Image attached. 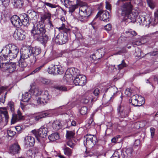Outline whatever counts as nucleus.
Wrapping results in <instances>:
<instances>
[{
    "label": "nucleus",
    "instance_id": "nucleus-1",
    "mask_svg": "<svg viewBox=\"0 0 158 158\" xmlns=\"http://www.w3.org/2000/svg\"><path fill=\"white\" fill-rule=\"evenodd\" d=\"M133 9V6L131 2L124 3L121 6V15L123 17V20L125 22L134 23L135 21V18L138 14L132 11Z\"/></svg>",
    "mask_w": 158,
    "mask_h": 158
},
{
    "label": "nucleus",
    "instance_id": "nucleus-2",
    "mask_svg": "<svg viewBox=\"0 0 158 158\" xmlns=\"http://www.w3.org/2000/svg\"><path fill=\"white\" fill-rule=\"evenodd\" d=\"M18 47L15 45L9 44L6 45L2 50V53H0V60H12L15 59L17 56L19 52Z\"/></svg>",
    "mask_w": 158,
    "mask_h": 158
},
{
    "label": "nucleus",
    "instance_id": "nucleus-3",
    "mask_svg": "<svg viewBox=\"0 0 158 158\" xmlns=\"http://www.w3.org/2000/svg\"><path fill=\"white\" fill-rule=\"evenodd\" d=\"M78 4L81 6L79 12L80 15L79 19L82 22H86L88 18L93 13L92 8L90 6L85 5L84 2L82 1H80Z\"/></svg>",
    "mask_w": 158,
    "mask_h": 158
},
{
    "label": "nucleus",
    "instance_id": "nucleus-4",
    "mask_svg": "<svg viewBox=\"0 0 158 158\" xmlns=\"http://www.w3.org/2000/svg\"><path fill=\"white\" fill-rule=\"evenodd\" d=\"M20 58L24 59L29 58V64L30 65H33L36 61L35 56L32 55L31 48L23 47L20 50Z\"/></svg>",
    "mask_w": 158,
    "mask_h": 158
},
{
    "label": "nucleus",
    "instance_id": "nucleus-5",
    "mask_svg": "<svg viewBox=\"0 0 158 158\" xmlns=\"http://www.w3.org/2000/svg\"><path fill=\"white\" fill-rule=\"evenodd\" d=\"M80 73V71L77 68H71L68 69L64 77V80L66 83L70 82L73 80V77Z\"/></svg>",
    "mask_w": 158,
    "mask_h": 158
},
{
    "label": "nucleus",
    "instance_id": "nucleus-6",
    "mask_svg": "<svg viewBox=\"0 0 158 158\" xmlns=\"http://www.w3.org/2000/svg\"><path fill=\"white\" fill-rule=\"evenodd\" d=\"M96 138L94 135L87 134L84 137V144L86 147L92 148L96 143Z\"/></svg>",
    "mask_w": 158,
    "mask_h": 158
},
{
    "label": "nucleus",
    "instance_id": "nucleus-7",
    "mask_svg": "<svg viewBox=\"0 0 158 158\" xmlns=\"http://www.w3.org/2000/svg\"><path fill=\"white\" fill-rule=\"evenodd\" d=\"M129 102L135 106H140L144 103V98L141 96L135 95L131 97Z\"/></svg>",
    "mask_w": 158,
    "mask_h": 158
},
{
    "label": "nucleus",
    "instance_id": "nucleus-8",
    "mask_svg": "<svg viewBox=\"0 0 158 158\" xmlns=\"http://www.w3.org/2000/svg\"><path fill=\"white\" fill-rule=\"evenodd\" d=\"M68 30H64L63 32H60L56 36L55 41L59 45H62L66 43L68 40L67 32Z\"/></svg>",
    "mask_w": 158,
    "mask_h": 158
},
{
    "label": "nucleus",
    "instance_id": "nucleus-9",
    "mask_svg": "<svg viewBox=\"0 0 158 158\" xmlns=\"http://www.w3.org/2000/svg\"><path fill=\"white\" fill-rule=\"evenodd\" d=\"M15 63H2L0 64V69L2 71L7 70L9 73H11L16 69Z\"/></svg>",
    "mask_w": 158,
    "mask_h": 158
},
{
    "label": "nucleus",
    "instance_id": "nucleus-10",
    "mask_svg": "<svg viewBox=\"0 0 158 158\" xmlns=\"http://www.w3.org/2000/svg\"><path fill=\"white\" fill-rule=\"evenodd\" d=\"M31 132L37 139L39 140V137L44 138L46 137L48 132V129L46 127H42L39 129L38 131L32 130Z\"/></svg>",
    "mask_w": 158,
    "mask_h": 158
},
{
    "label": "nucleus",
    "instance_id": "nucleus-11",
    "mask_svg": "<svg viewBox=\"0 0 158 158\" xmlns=\"http://www.w3.org/2000/svg\"><path fill=\"white\" fill-rule=\"evenodd\" d=\"M75 76L76 77L73 80V82L76 85L83 86L86 84V77L85 75H80L79 73Z\"/></svg>",
    "mask_w": 158,
    "mask_h": 158
},
{
    "label": "nucleus",
    "instance_id": "nucleus-12",
    "mask_svg": "<svg viewBox=\"0 0 158 158\" xmlns=\"http://www.w3.org/2000/svg\"><path fill=\"white\" fill-rule=\"evenodd\" d=\"M100 17V20L104 21H109V12L106 10H100L96 16V18Z\"/></svg>",
    "mask_w": 158,
    "mask_h": 158
},
{
    "label": "nucleus",
    "instance_id": "nucleus-13",
    "mask_svg": "<svg viewBox=\"0 0 158 158\" xmlns=\"http://www.w3.org/2000/svg\"><path fill=\"white\" fill-rule=\"evenodd\" d=\"M26 32L24 30H15L13 37L16 40H23L26 37Z\"/></svg>",
    "mask_w": 158,
    "mask_h": 158
},
{
    "label": "nucleus",
    "instance_id": "nucleus-14",
    "mask_svg": "<svg viewBox=\"0 0 158 158\" xmlns=\"http://www.w3.org/2000/svg\"><path fill=\"white\" fill-rule=\"evenodd\" d=\"M23 142L24 145L26 147H32L34 144L35 139L31 136H27L24 137Z\"/></svg>",
    "mask_w": 158,
    "mask_h": 158
},
{
    "label": "nucleus",
    "instance_id": "nucleus-15",
    "mask_svg": "<svg viewBox=\"0 0 158 158\" xmlns=\"http://www.w3.org/2000/svg\"><path fill=\"white\" fill-rule=\"evenodd\" d=\"M108 91L109 92L111 96L110 99V101L112 102L114 97H115L118 91V89L115 86L110 87L106 89L105 92Z\"/></svg>",
    "mask_w": 158,
    "mask_h": 158
},
{
    "label": "nucleus",
    "instance_id": "nucleus-16",
    "mask_svg": "<svg viewBox=\"0 0 158 158\" xmlns=\"http://www.w3.org/2000/svg\"><path fill=\"white\" fill-rule=\"evenodd\" d=\"M10 20L12 24L17 28L22 26L20 24L21 20L20 16L19 17L16 15H14L11 18Z\"/></svg>",
    "mask_w": 158,
    "mask_h": 158
},
{
    "label": "nucleus",
    "instance_id": "nucleus-17",
    "mask_svg": "<svg viewBox=\"0 0 158 158\" xmlns=\"http://www.w3.org/2000/svg\"><path fill=\"white\" fill-rule=\"evenodd\" d=\"M20 18L21 20L22 25H23L26 26H27L29 24V19L28 16L25 13H23L20 15Z\"/></svg>",
    "mask_w": 158,
    "mask_h": 158
},
{
    "label": "nucleus",
    "instance_id": "nucleus-18",
    "mask_svg": "<svg viewBox=\"0 0 158 158\" xmlns=\"http://www.w3.org/2000/svg\"><path fill=\"white\" fill-rule=\"evenodd\" d=\"M24 117L22 115V114L19 110H18L16 115H13L11 121V124H14L16 122L24 119Z\"/></svg>",
    "mask_w": 158,
    "mask_h": 158
},
{
    "label": "nucleus",
    "instance_id": "nucleus-19",
    "mask_svg": "<svg viewBox=\"0 0 158 158\" xmlns=\"http://www.w3.org/2000/svg\"><path fill=\"white\" fill-rule=\"evenodd\" d=\"M45 30H31V33L34 38L38 41H40V36L42 33L45 32Z\"/></svg>",
    "mask_w": 158,
    "mask_h": 158
},
{
    "label": "nucleus",
    "instance_id": "nucleus-20",
    "mask_svg": "<svg viewBox=\"0 0 158 158\" xmlns=\"http://www.w3.org/2000/svg\"><path fill=\"white\" fill-rule=\"evenodd\" d=\"M2 114H3L4 115L5 118V122L7 123L9 118V117L6 108L4 107L0 109V124L2 122Z\"/></svg>",
    "mask_w": 158,
    "mask_h": 158
},
{
    "label": "nucleus",
    "instance_id": "nucleus-21",
    "mask_svg": "<svg viewBox=\"0 0 158 158\" xmlns=\"http://www.w3.org/2000/svg\"><path fill=\"white\" fill-rule=\"evenodd\" d=\"M20 150V148L18 143L13 144L10 147V151L11 153L15 154L18 153Z\"/></svg>",
    "mask_w": 158,
    "mask_h": 158
},
{
    "label": "nucleus",
    "instance_id": "nucleus-22",
    "mask_svg": "<svg viewBox=\"0 0 158 158\" xmlns=\"http://www.w3.org/2000/svg\"><path fill=\"white\" fill-rule=\"evenodd\" d=\"M49 113L47 112H40L35 114L34 118L35 120L39 121L41 118L46 117L49 115Z\"/></svg>",
    "mask_w": 158,
    "mask_h": 158
},
{
    "label": "nucleus",
    "instance_id": "nucleus-23",
    "mask_svg": "<svg viewBox=\"0 0 158 158\" xmlns=\"http://www.w3.org/2000/svg\"><path fill=\"white\" fill-rule=\"evenodd\" d=\"M137 17L135 18L136 21L135 22H137V23H139L140 25H143L145 24L146 25L147 23H147L146 21L147 19L149 21V19L148 18H146L142 16H139L137 19H136Z\"/></svg>",
    "mask_w": 158,
    "mask_h": 158
},
{
    "label": "nucleus",
    "instance_id": "nucleus-24",
    "mask_svg": "<svg viewBox=\"0 0 158 158\" xmlns=\"http://www.w3.org/2000/svg\"><path fill=\"white\" fill-rule=\"evenodd\" d=\"M56 69V65L52 64L49 67L48 71L50 74L57 75L58 74V72H57Z\"/></svg>",
    "mask_w": 158,
    "mask_h": 158
},
{
    "label": "nucleus",
    "instance_id": "nucleus-25",
    "mask_svg": "<svg viewBox=\"0 0 158 158\" xmlns=\"http://www.w3.org/2000/svg\"><path fill=\"white\" fill-rule=\"evenodd\" d=\"M77 4L75 5H73V2L72 1L69 4V6L66 7L69 8V11L71 13L73 12L76 9L78 8V6H79V4H78L80 1L77 0Z\"/></svg>",
    "mask_w": 158,
    "mask_h": 158
},
{
    "label": "nucleus",
    "instance_id": "nucleus-26",
    "mask_svg": "<svg viewBox=\"0 0 158 158\" xmlns=\"http://www.w3.org/2000/svg\"><path fill=\"white\" fill-rule=\"evenodd\" d=\"M23 0H14L13 4L15 8H20L23 6Z\"/></svg>",
    "mask_w": 158,
    "mask_h": 158
},
{
    "label": "nucleus",
    "instance_id": "nucleus-27",
    "mask_svg": "<svg viewBox=\"0 0 158 158\" xmlns=\"http://www.w3.org/2000/svg\"><path fill=\"white\" fill-rule=\"evenodd\" d=\"M52 127L55 130L57 131L61 127V123L59 121H55L52 123Z\"/></svg>",
    "mask_w": 158,
    "mask_h": 158
},
{
    "label": "nucleus",
    "instance_id": "nucleus-28",
    "mask_svg": "<svg viewBox=\"0 0 158 158\" xmlns=\"http://www.w3.org/2000/svg\"><path fill=\"white\" fill-rule=\"evenodd\" d=\"M48 37L46 34H45V32L43 33L40 36V41L44 45L47 43L48 40Z\"/></svg>",
    "mask_w": 158,
    "mask_h": 158
},
{
    "label": "nucleus",
    "instance_id": "nucleus-29",
    "mask_svg": "<svg viewBox=\"0 0 158 158\" xmlns=\"http://www.w3.org/2000/svg\"><path fill=\"white\" fill-rule=\"evenodd\" d=\"M31 49L32 52V55L34 56L37 55L41 53V49L39 47H35L31 48Z\"/></svg>",
    "mask_w": 158,
    "mask_h": 158
},
{
    "label": "nucleus",
    "instance_id": "nucleus-30",
    "mask_svg": "<svg viewBox=\"0 0 158 158\" xmlns=\"http://www.w3.org/2000/svg\"><path fill=\"white\" fill-rule=\"evenodd\" d=\"M59 138V134L57 133H54L51 134L48 137V139L51 141H55Z\"/></svg>",
    "mask_w": 158,
    "mask_h": 158
},
{
    "label": "nucleus",
    "instance_id": "nucleus-31",
    "mask_svg": "<svg viewBox=\"0 0 158 158\" xmlns=\"http://www.w3.org/2000/svg\"><path fill=\"white\" fill-rule=\"evenodd\" d=\"M64 154L68 156H71L72 154V150L68 147L65 146L63 148Z\"/></svg>",
    "mask_w": 158,
    "mask_h": 158
},
{
    "label": "nucleus",
    "instance_id": "nucleus-32",
    "mask_svg": "<svg viewBox=\"0 0 158 158\" xmlns=\"http://www.w3.org/2000/svg\"><path fill=\"white\" fill-rule=\"evenodd\" d=\"M22 99L24 102H28L31 98V95L28 92H25L22 94Z\"/></svg>",
    "mask_w": 158,
    "mask_h": 158
},
{
    "label": "nucleus",
    "instance_id": "nucleus-33",
    "mask_svg": "<svg viewBox=\"0 0 158 158\" xmlns=\"http://www.w3.org/2000/svg\"><path fill=\"white\" fill-rule=\"evenodd\" d=\"M132 150L131 148L126 149L125 152H123L124 158H130L131 156Z\"/></svg>",
    "mask_w": 158,
    "mask_h": 158
},
{
    "label": "nucleus",
    "instance_id": "nucleus-34",
    "mask_svg": "<svg viewBox=\"0 0 158 158\" xmlns=\"http://www.w3.org/2000/svg\"><path fill=\"white\" fill-rule=\"evenodd\" d=\"M75 135L74 131H67L66 136L67 139H70L74 137Z\"/></svg>",
    "mask_w": 158,
    "mask_h": 158
},
{
    "label": "nucleus",
    "instance_id": "nucleus-35",
    "mask_svg": "<svg viewBox=\"0 0 158 158\" xmlns=\"http://www.w3.org/2000/svg\"><path fill=\"white\" fill-rule=\"evenodd\" d=\"M41 98L42 100H44V102H45V103H47L49 99V96L48 92L45 91L41 96Z\"/></svg>",
    "mask_w": 158,
    "mask_h": 158
},
{
    "label": "nucleus",
    "instance_id": "nucleus-36",
    "mask_svg": "<svg viewBox=\"0 0 158 158\" xmlns=\"http://www.w3.org/2000/svg\"><path fill=\"white\" fill-rule=\"evenodd\" d=\"M25 59L20 58L19 60V66L20 67L24 68L26 67L27 64L25 60Z\"/></svg>",
    "mask_w": 158,
    "mask_h": 158
},
{
    "label": "nucleus",
    "instance_id": "nucleus-37",
    "mask_svg": "<svg viewBox=\"0 0 158 158\" xmlns=\"http://www.w3.org/2000/svg\"><path fill=\"white\" fill-rule=\"evenodd\" d=\"M51 14L48 12H45L41 15V18L42 21H44L46 19H49L50 18Z\"/></svg>",
    "mask_w": 158,
    "mask_h": 158
},
{
    "label": "nucleus",
    "instance_id": "nucleus-38",
    "mask_svg": "<svg viewBox=\"0 0 158 158\" xmlns=\"http://www.w3.org/2000/svg\"><path fill=\"white\" fill-rule=\"evenodd\" d=\"M27 155L28 158H35V156L31 150L27 151Z\"/></svg>",
    "mask_w": 158,
    "mask_h": 158
},
{
    "label": "nucleus",
    "instance_id": "nucleus-39",
    "mask_svg": "<svg viewBox=\"0 0 158 158\" xmlns=\"http://www.w3.org/2000/svg\"><path fill=\"white\" fill-rule=\"evenodd\" d=\"M88 111V108L86 106H83L82 107L81 109L80 110V114L82 115H84Z\"/></svg>",
    "mask_w": 158,
    "mask_h": 158
},
{
    "label": "nucleus",
    "instance_id": "nucleus-40",
    "mask_svg": "<svg viewBox=\"0 0 158 158\" xmlns=\"http://www.w3.org/2000/svg\"><path fill=\"white\" fill-rule=\"evenodd\" d=\"M8 107L11 112H14L15 110V105L13 102L12 101L9 102L8 104Z\"/></svg>",
    "mask_w": 158,
    "mask_h": 158
},
{
    "label": "nucleus",
    "instance_id": "nucleus-41",
    "mask_svg": "<svg viewBox=\"0 0 158 158\" xmlns=\"http://www.w3.org/2000/svg\"><path fill=\"white\" fill-rule=\"evenodd\" d=\"M56 70L57 72H58V74H61L64 73L63 68L60 65H56Z\"/></svg>",
    "mask_w": 158,
    "mask_h": 158
},
{
    "label": "nucleus",
    "instance_id": "nucleus-42",
    "mask_svg": "<svg viewBox=\"0 0 158 158\" xmlns=\"http://www.w3.org/2000/svg\"><path fill=\"white\" fill-rule=\"evenodd\" d=\"M33 93L35 96H37L41 94V92L38 88H36L34 90Z\"/></svg>",
    "mask_w": 158,
    "mask_h": 158
},
{
    "label": "nucleus",
    "instance_id": "nucleus-43",
    "mask_svg": "<svg viewBox=\"0 0 158 158\" xmlns=\"http://www.w3.org/2000/svg\"><path fill=\"white\" fill-rule=\"evenodd\" d=\"M61 3L65 7L69 6V4L72 2L69 0H60Z\"/></svg>",
    "mask_w": 158,
    "mask_h": 158
},
{
    "label": "nucleus",
    "instance_id": "nucleus-44",
    "mask_svg": "<svg viewBox=\"0 0 158 158\" xmlns=\"http://www.w3.org/2000/svg\"><path fill=\"white\" fill-rule=\"evenodd\" d=\"M127 64L125 63L124 60H123L121 64L118 65V68L120 70L122 69L124 67H126Z\"/></svg>",
    "mask_w": 158,
    "mask_h": 158
},
{
    "label": "nucleus",
    "instance_id": "nucleus-45",
    "mask_svg": "<svg viewBox=\"0 0 158 158\" xmlns=\"http://www.w3.org/2000/svg\"><path fill=\"white\" fill-rule=\"evenodd\" d=\"M44 64H43L37 68L31 73V74H33L35 73H37L40 71V70L42 69L43 67L44 66Z\"/></svg>",
    "mask_w": 158,
    "mask_h": 158
},
{
    "label": "nucleus",
    "instance_id": "nucleus-46",
    "mask_svg": "<svg viewBox=\"0 0 158 158\" xmlns=\"http://www.w3.org/2000/svg\"><path fill=\"white\" fill-rule=\"evenodd\" d=\"M148 4L151 9H153L155 7V5L152 0H147Z\"/></svg>",
    "mask_w": 158,
    "mask_h": 158
},
{
    "label": "nucleus",
    "instance_id": "nucleus-47",
    "mask_svg": "<svg viewBox=\"0 0 158 158\" xmlns=\"http://www.w3.org/2000/svg\"><path fill=\"white\" fill-rule=\"evenodd\" d=\"M35 101L37 102L38 105H43L45 103V102H44V100H42L41 97V98H38Z\"/></svg>",
    "mask_w": 158,
    "mask_h": 158
},
{
    "label": "nucleus",
    "instance_id": "nucleus-48",
    "mask_svg": "<svg viewBox=\"0 0 158 158\" xmlns=\"http://www.w3.org/2000/svg\"><path fill=\"white\" fill-rule=\"evenodd\" d=\"M41 82L43 83L46 85H48L51 83L50 80L45 78L42 79Z\"/></svg>",
    "mask_w": 158,
    "mask_h": 158
},
{
    "label": "nucleus",
    "instance_id": "nucleus-49",
    "mask_svg": "<svg viewBox=\"0 0 158 158\" xmlns=\"http://www.w3.org/2000/svg\"><path fill=\"white\" fill-rule=\"evenodd\" d=\"M154 24H157L158 23V10L155 12Z\"/></svg>",
    "mask_w": 158,
    "mask_h": 158
},
{
    "label": "nucleus",
    "instance_id": "nucleus-50",
    "mask_svg": "<svg viewBox=\"0 0 158 158\" xmlns=\"http://www.w3.org/2000/svg\"><path fill=\"white\" fill-rule=\"evenodd\" d=\"M55 88L60 90H62L63 91H65L67 90L65 86H64L58 85L56 86L55 87Z\"/></svg>",
    "mask_w": 158,
    "mask_h": 158
},
{
    "label": "nucleus",
    "instance_id": "nucleus-51",
    "mask_svg": "<svg viewBox=\"0 0 158 158\" xmlns=\"http://www.w3.org/2000/svg\"><path fill=\"white\" fill-rule=\"evenodd\" d=\"M4 0H1L2 2V5L5 7H6L9 5L10 1H8V0H7L6 1H4Z\"/></svg>",
    "mask_w": 158,
    "mask_h": 158
},
{
    "label": "nucleus",
    "instance_id": "nucleus-52",
    "mask_svg": "<svg viewBox=\"0 0 158 158\" xmlns=\"http://www.w3.org/2000/svg\"><path fill=\"white\" fill-rule=\"evenodd\" d=\"M132 92V90L131 89L128 88L126 89L125 94L126 95L130 96L131 95Z\"/></svg>",
    "mask_w": 158,
    "mask_h": 158
},
{
    "label": "nucleus",
    "instance_id": "nucleus-53",
    "mask_svg": "<svg viewBox=\"0 0 158 158\" xmlns=\"http://www.w3.org/2000/svg\"><path fill=\"white\" fill-rule=\"evenodd\" d=\"M98 52L100 54L101 56H104L105 52V49L102 48L99 49L98 50Z\"/></svg>",
    "mask_w": 158,
    "mask_h": 158
},
{
    "label": "nucleus",
    "instance_id": "nucleus-54",
    "mask_svg": "<svg viewBox=\"0 0 158 158\" xmlns=\"http://www.w3.org/2000/svg\"><path fill=\"white\" fill-rule=\"evenodd\" d=\"M7 133L9 136L12 137L15 134V132L10 130H7Z\"/></svg>",
    "mask_w": 158,
    "mask_h": 158
},
{
    "label": "nucleus",
    "instance_id": "nucleus-55",
    "mask_svg": "<svg viewBox=\"0 0 158 158\" xmlns=\"http://www.w3.org/2000/svg\"><path fill=\"white\" fill-rule=\"evenodd\" d=\"M120 137L119 135H117L114 138L111 139V142L112 143H115L118 141V139Z\"/></svg>",
    "mask_w": 158,
    "mask_h": 158
},
{
    "label": "nucleus",
    "instance_id": "nucleus-56",
    "mask_svg": "<svg viewBox=\"0 0 158 158\" xmlns=\"http://www.w3.org/2000/svg\"><path fill=\"white\" fill-rule=\"evenodd\" d=\"M111 158H120V156L118 152H115L113 154Z\"/></svg>",
    "mask_w": 158,
    "mask_h": 158
},
{
    "label": "nucleus",
    "instance_id": "nucleus-57",
    "mask_svg": "<svg viewBox=\"0 0 158 158\" xmlns=\"http://www.w3.org/2000/svg\"><path fill=\"white\" fill-rule=\"evenodd\" d=\"M8 88L7 86H2L0 87V95L5 91H6Z\"/></svg>",
    "mask_w": 158,
    "mask_h": 158
},
{
    "label": "nucleus",
    "instance_id": "nucleus-58",
    "mask_svg": "<svg viewBox=\"0 0 158 158\" xmlns=\"http://www.w3.org/2000/svg\"><path fill=\"white\" fill-rule=\"evenodd\" d=\"M68 125H70L71 126H75L76 125L77 123L75 121L73 120L72 121H68Z\"/></svg>",
    "mask_w": 158,
    "mask_h": 158
},
{
    "label": "nucleus",
    "instance_id": "nucleus-59",
    "mask_svg": "<svg viewBox=\"0 0 158 158\" xmlns=\"http://www.w3.org/2000/svg\"><path fill=\"white\" fill-rule=\"evenodd\" d=\"M67 144L72 148L74 147L75 145V143H73L71 140L67 142Z\"/></svg>",
    "mask_w": 158,
    "mask_h": 158
},
{
    "label": "nucleus",
    "instance_id": "nucleus-60",
    "mask_svg": "<svg viewBox=\"0 0 158 158\" xmlns=\"http://www.w3.org/2000/svg\"><path fill=\"white\" fill-rule=\"evenodd\" d=\"M46 5L49 7L54 8H56V6L55 4H52L49 3H46Z\"/></svg>",
    "mask_w": 158,
    "mask_h": 158
},
{
    "label": "nucleus",
    "instance_id": "nucleus-61",
    "mask_svg": "<svg viewBox=\"0 0 158 158\" xmlns=\"http://www.w3.org/2000/svg\"><path fill=\"white\" fill-rule=\"evenodd\" d=\"M32 152L35 155L39 152V149L38 148L35 147L33 148L31 150Z\"/></svg>",
    "mask_w": 158,
    "mask_h": 158
},
{
    "label": "nucleus",
    "instance_id": "nucleus-62",
    "mask_svg": "<svg viewBox=\"0 0 158 158\" xmlns=\"http://www.w3.org/2000/svg\"><path fill=\"white\" fill-rule=\"evenodd\" d=\"M36 13L33 10V11H32L31 13V14L29 15V16L31 18L33 19L35 16H36Z\"/></svg>",
    "mask_w": 158,
    "mask_h": 158
},
{
    "label": "nucleus",
    "instance_id": "nucleus-63",
    "mask_svg": "<svg viewBox=\"0 0 158 158\" xmlns=\"http://www.w3.org/2000/svg\"><path fill=\"white\" fill-rule=\"evenodd\" d=\"M93 93L95 96H97L99 94V90L98 89L96 88L93 91Z\"/></svg>",
    "mask_w": 158,
    "mask_h": 158
},
{
    "label": "nucleus",
    "instance_id": "nucleus-64",
    "mask_svg": "<svg viewBox=\"0 0 158 158\" xmlns=\"http://www.w3.org/2000/svg\"><path fill=\"white\" fill-rule=\"evenodd\" d=\"M106 7L108 10H110L111 9V5L107 1L106 2Z\"/></svg>",
    "mask_w": 158,
    "mask_h": 158
}]
</instances>
